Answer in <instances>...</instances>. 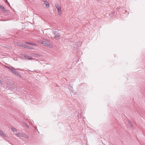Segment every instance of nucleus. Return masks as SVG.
Segmentation results:
<instances>
[{"mask_svg": "<svg viewBox=\"0 0 145 145\" xmlns=\"http://www.w3.org/2000/svg\"><path fill=\"white\" fill-rule=\"evenodd\" d=\"M52 33L54 34V37L57 40L61 38V35L58 32L56 31H53Z\"/></svg>", "mask_w": 145, "mask_h": 145, "instance_id": "nucleus-1", "label": "nucleus"}, {"mask_svg": "<svg viewBox=\"0 0 145 145\" xmlns=\"http://www.w3.org/2000/svg\"><path fill=\"white\" fill-rule=\"evenodd\" d=\"M55 6L59 14L61 13V6L57 4H56Z\"/></svg>", "mask_w": 145, "mask_h": 145, "instance_id": "nucleus-2", "label": "nucleus"}, {"mask_svg": "<svg viewBox=\"0 0 145 145\" xmlns=\"http://www.w3.org/2000/svg\"><path fill=\"white\" fill-rule=\"evenodd\" d=\"M40 42L41 44H43L45 46L50 47L51 45L50 44L48 43H47L46 41L41 40Z\"/></svg>", "mask_w": 145, "mask_h": 145, "instance_id": "nucleus-3", "label": "nucleus"}, {"mask_svg": "<svg viewBox=\"0 0 145 145\" xmlns=\"http://www.w3.org/2000/svg\"><path fill=\"white\" fill-rule=\"evenodd\" d=\"M24 58L25 59H34L30 56H28L26 55L24 56Z\"/></svg>", "mask_w": 145, "mask_h": 145, "instance_id": "nucleus-4", "label": "nucleus"}, {"mask_svg": "<svg viewBox=\"0 0 145 145\" xmlns=\"http://www.w3.org/2000/svg\"><path fill=\"white\" fill-rule=\"evenodd\" d=\"M44 4L46 5V7H48L49 6V3L47 2L46 0L45 1H44Z\"/></svg>", "mask_w": 145, "mask_h": 145, "instance_id": "nucleus-5", "label": "nucleus"}, {"mask_svg": "<svg viewBox=\"0 0 145 145\" xmlns=\"http://www.w3.org/2000/svg\"><path fill=\"white\" fill-rule=\"evenodd\" d=\"M0 8L2 10L3 12H7V10H5L3 6L2 5L1 6Z\"/></svg>", "mask_w": 145, "mask_h": 145, "instance_id": "nucleus-6", "label": "nucleus"}, {"mask_svg": "<svg viewBox=\"0 0 145 145\" xmlns=\"http://www.w3.org/2000/svg\"><path fill=\"white\" fill-rule=\"evenodd\" d=\"M15 70L16 69H15L13 67V69H12L11 70H10V71L12 72L13 74H15L16 72H17L15 71Z\"/></svg>", "mask_w": 145, "mask_h": 145, "instance_id": "nucleus-7", "label": "nucleus"}, {"mask_svg": "<svg viewBox=\"0 0 145 145\" xmlns=\"http://www.w3.org/2000/svg\"><path fill=\"white\" fill-rule=\"evenodd\" d=\"M15 75L19 77L22 78L21 75L20 74H19L17 72H16V73H15Z\"/></svg>", "mask_w": 145, "mask_h": 145, "instance_id": "nucleus-8", "label": "nucleus"}, {"mask_svg": "<svg viewBox=\"0 0 145 145\" xmlns=\"http://www.w3.org/2000/svg\"><path fill=\"white\" fill-rule=\"evenodd\" d=\"M33 56L37 57H40V56L39 54H33Z\"/></svg>", "mask_w": 145, "mask_h": 145, "instance_id": "nucleus-9", "label": "nucleus"}, {"mask_svg": "<svg viewBox=\"0 0 145 145\" xmlns=\"http://www.w3.org/2000/svg\"><path fill=\"white\" fill-rule=\"evenodd\" d=\"M16 135L17 136V137H22L23 136L22 134V133H18L17 134H16Z\"/></svg>", "mask_w": 145, "mask_h": 145, "instance_id": "nucleus-10", "label": "nucleus"}, {"mask_svg": "<svg viewBox=\"0 0 145 145\" xmlns=\"http://www.w3.org/2000/svg\"><path fill=\"white\" fill-rule=\"evenodd\" d=\"M26 43L31 45H34V43L33 42H26Z\"/></svg>", "mask_w": 145, "mask_h": 145, "instance_id": "nucleus-11", "label": "nucleus"}, {"mask_svg": "<svg viewBox=\"0 0 145 145\" xmlns=\"http://www.w3.org/2000/svg\"><path fill=\"white\" fill-rule=\"evenodd\" d=\"M5 67L9 69V70H11L12 69H13V67H9L7 66H5Z\"/></svg>", "mask_w": 145, "mask_h": 145, "instance_id": "nucleus-12", "label": "nucleus"}, {"mask_svg": "<svg viewBox=\"0 0 145 145\" xmlns=\"http://www.w3.org/2000/svg\"><path fill=\"white\" fill-rule=\"evenodd\" d=\"M129 123L130 125V126L131 127H132L133 126V124L131 121H129Z\"/></svg>", "mask_w": 145, "mask_h": 145, "instance_id": "nucleus-13", "label": "nucleus"}, {"mask_svg": "<svg viewBox=\"0 0 145 145\" xmlns=\"http://www.w3.org/2000/svg\"><path fill=\"white\" fill-rule=\"evenodd\" d=\"M24 125L26 127H27L28 128H29V127L28 125H27V124L26 123H24Z\"/></svg>", "mask_w": 145, "mask_h": 145, "instance_id": "nucleus-14", "label": "nucleus"}, {"mask_svg": "<svg viewBox=\"0 0 145 145\" xmlns=\"http://www.w3.org/2000/svg\"><path fill=\"white\" fill-rule=\"evenodd\" d=\"M0 135L3 136L4 137H6V135L3 132Z\"/></svg>", "mask_w": 145, "mask_h": 145, "instance_id": "nucleus-15", "label": "nucleus"}, {"mask_svg": "<svg viewBox=\"0 0 145 145\" xmlns=\"http://www.w3.org/2000/svg\"><path fill=\"white\" fill-rule=\"evenodd\" d=\"M0 135L3 136L4 137H6V135L3 132Z\"/></svg>", "mask_w": 145, "mask_h": 145, "instance_id": "nucleus-16", "label": "nucleus"}, {"mask_svg": "<svg viewBox=\"0 0 145 145\" xmlns=\"http://www.w3.org/2000/svg\"><path fill=\"white\" fill-rule=\"evenodd\" d=\"M22 47H24L25 48H27L28 45H27L24 44V45L22 44Z\"/></svg>", "mask_w": 145, "mask_h": 145, "instance_id": "nucleus-17", "label": "nucleus"}, {"mask_svg": "<svg viewBox=\"0 0 145 145\" xmlns=\"http://www.w3.org/2000/svg\"><path fill=\"white\" fill-rule=\"evenodd\" d=\"M27 48L29 49H31L33 48H32V47L30 46H28V47H27Z\"/></svg>", "mask_w": 145, "mask_h": 145, "instance_id": "nucleus-18", "label": "nucleus"}, {"mask_svg": "<svg viewBox=\"0 0 145 145\" xmlns=\"http://www.w3.org/2000/svg\"><path fill=\"white\" fill-rule=\"evenodd\" d=\"M5 2L8 4L9 6H10L9 3L8 2L7 0H5Z\"/></svg>", "mask_w": 145, "mask_h": 145, "instance_id": "nucleus-19", "label": "nucleus"}, {"mask_svg": "<svg viewBox=\"0 0 145 145\" xmlns=\"http://www.w3.org/2000/svg\"><path fill=\"white\" fill-rule=\"evenodd\" d=\"M15 69L16 70H20V71H23L21 69H20L19 68H17V69Z\"/></svg>", "mask_w": 145, "mask_h": 145, "instance_id": "nucleus-20", "label": "nucleus"}, {"mask_svg": "<svg viewBox=\"0 0 145 145\" xmlns=\"http://www.w3.org/2000/svg\"><path fill=\"white\" fill-rule=\"evenodd\" d=\"M12 131H16V129L15 128H13V129H12Z\"/></svg>", "mask_w": 145, "mask_h": 145, "instance_id": "nucleus-21", "label": "nucleus"}, {"mask_svg": "<svg viewBox=\"0 0 145 145\" xmlns=\"http://www.w3.org/2000/svg\"><path fill=\"white\" fill-rule=\"evenodd\" d=\"M25 137L26 138H29V137L27 135H26L25 136Z\"/></svg>", "mask_w": 145, "mask_h": 145, "instance_id": "nucleus-22", "label": "nucleus"}, {"mask_svg": "<svg viewBox=\"0 0 145 145\" xmlns=\"http://www.w3.org/2000/svg\"><path fill=\"white\" fill-rule=\"evenodd\" d=\"M3 132L2 131H1L0 130V135H1V134Z\"/></svg>", "mask_w": 145, "mask_h": 145, "instance_id": "nucleus-23", "label": "nucleus"}, {"mask_svg": "<svg viewBox=\"0 0 145 145\" xmlns=\"http://www.w3.org/2000/svg\"><path fill=\"white\" fill-rule=\"evenodd\" d=\"M31 72H36L35 71H31Z\"/></svg>", "mask_w": 145, "mask_h": 145, "instance_id": "nucleus-24", "label": "nucleus"}, {"mask_svg": "<svg viewBox=\"0 0 145 145\" xmlns=\"http://www.w3.org/2000/svg\"><path fill=\"white\" fill-rule=\"evenodd\" d=\"M2 81L0 79V83H2Z\"/></svg>", "mask_w": 145, "mask_h": 145, "instance_id": "nucleus-25", "label": "nucleus"}]
</instances>
